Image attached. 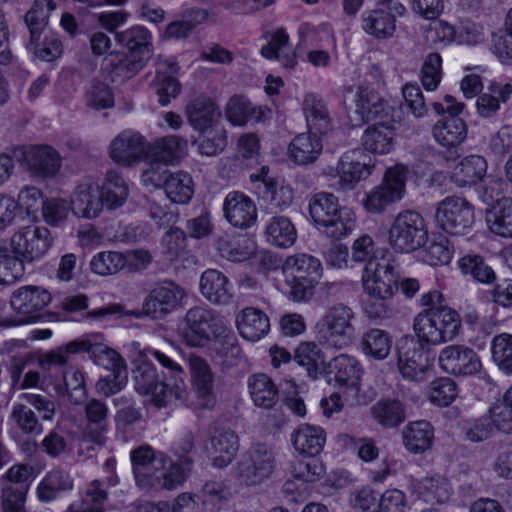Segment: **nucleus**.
<instances>
[{
	"mask_svg": "<svg viewBox=\"0 0 512 512\" xmlns=\"http://www.w3.org/2000/svg\"><path fill=\"white\" fill-rule=\"evenodd\" d=\"M186 296L185 290L173 281H163L156 284L145 296L141 310L124 311L120 304H110L105 307L88 312L87 316L93 319L106 318L108 316H133L141 318L148 316L152 319H162L167 314L181 306Z\"/></svg>",
	"mask_w": 512,
	"mask_h": 512,
	"instance_id": "nucleus-1",
	"label": "nucleus"
},
{
	"mask_svg": "<svg viewBox=\"0 0 512 512\" xmlns=\"http://www.w3.org/2000/svg\"><path fill=\"white\" fill-rule=\"evenodd\" d=\"M416 337L425 344L452 341L461 329V318L452 308L424 309L413 322Z\"/></svg>",
	"mask_w": 512,
	"mask_h": 512,
	"instance_id": "nucleus-2",
	"label": "nucleus"
},
{
	"mask_svg": "<svg viewBox=\"0 0 512 512\" xmlns=\"http://www.w3.org/2000/svg\"><path fill=\"white\" fill-rule=\"evenodd\" d=\"M355 313L342 303L333 305L317 323V335L329 347L342 349L349 346L356 336Z\"/></svg>",
	"mask_w": 512,
	"mask_h": 512,
	"instance_id": "nucleus-3",
	"label": "nucleus"
},
{
	"mask_svg": "<svg viewBox=\"0 0 512 512\" xmlns=\"http://www.w3.org/2000/svg\"><path fill=\"white\" fill-rule=\"evenodd\" d=\"M428 240L424 218L414 210L397 214L388 231V241L396 252L410 253L423 247Z\"/></svg>",
	"mask_w": 512,
	"mask_h": 512,
	"instance_id": "nucleus-4",
	"label": "nucleus"
},
{
	"mask_svg": "<svg viewBox=\"0 0 512 512\" xmlns=\"http://www.w3.org/2000/svg\"><path fill=\"white\" fill-rule=\"evenodd\" d=\"M144 356V350L139 353V364L135 371V387L139 393L150 395L156 406H163L172 397L182 399L185 392L183 383H166L159 380L153 361Z\"/></svg>",
	"mask_w": 512,
	"mask_h": 512,
	"instance_id": "nucleus-5",
	"label": "nucleus"
},
{
	"mask_svg": "<svg viewBox=\"0 0 512 512\" xmlns=\"http://www.w3.org/2000/svg\"><path fill=\"white\" fill-rule=\"evenodd\" d=\"M223 318L204 307L190 308L180 327V336L191 347H203L222 329Z\"/></svg>",
	"mask_w": 512,
	"mask_h": 512,
	"instance_id": "nucleus-6",
	"label": "nucleus"
},
{
	"mask_svg": "<svg viewBox=\"0 0 512 512\" xmlns=\"http://www.w3.org/2000/svg\"><path fill=\"white\" fill-rule=\"evenodd\" d=\"M276 467L275 453L265 444L251 446L237 463L236 477L247 486H255L270 478Z\"/></svg>",
	"mask_w": 512,
	"mask_h": 512,
	"instance_id": "nucleus-7",
	"label": "nucleus"
},
{
	"mask_svg": "<svg viewBox=\"0 0 512 512\" xmlns=\"http://www.w3.org/2000/svg\"><path fill=\"white\" fill-rule=\"evenodd\" d=\"M406 166L397 164L387 169L382 184L372 189L363 200V206L370 213H382L387 206L403 197L407 174Z\"/></svg>",
	"mask_w": 512,
	"mask_h": 512,
	"instance_id": "nucleus-8",
	"label": "nucleus"
},
{
	"mask_svg": "<svg viewBox=\"0 0 512 512\" xmlns=\"http://www.w3.org/2000/svg\"><path fill=\"white\" fill-rule=\"evenodd\" d=\"M434 218L444 232L463 235L474 223V209L464 198L447 196L437 204Z\"/></svg>",
	"mask_w": 512,
	"mask_h": 512,
	"instance_id": "nucleus-9",
	"label": "nucleus"
},
{
	"mask_svg": "<svg viewBox=\"0 0 512 512\" xmlns=\"http://www.w3.org/2000/svg\"><path fill=\"white\" fill-rule=\"evenodd\" d=\"M48 290L39 286H22L11 296L10 304L18 319L3 323L5 326L19 325L36 321L40 312L51 302Z\"/></svg>",
	"mask_w": 512,
	"mask_h": 512,
	"instance_id": "nucleus-10",
	"label": "nucleus"
},
{
	"mask_svg": "<svg viewBox=\"0 0 512 512\" xmlns=\"http://www.w3.org/2000/svg\"><path fill=\"white\" fill-rule=\"evenodd\" d=\"M52 242L53 238L46 227L30 225L13 234L10 247L13 254L23 262H32L44 256Z\"/></svg>",
	"mask_w": 512,
	"mask_h": 512,
	"instance_id": "nucleus-11",
	"label": "nucleus"
},
{
	"mask_svg": "<svg viewBox=\"0 0 512 512\" xmlns=\"http://www.w3.org/2000/svg\"><path fill=\"white\" fill-rule=\"evenodd\" d=\"M398 272L394 261L382 257L379 262L366 264L362 274V284L366 296L393 297L398 289Z\"/></svg>",
	"mask_w": 512,
	"mask_h": 512,
	"instance_id": "nucleus-12",
	"label": "nucleus"
},
{
	"mask_svg": "<svg viewBox=\"0 0 512 512\" xmlns=\"http://www.w3.org/2000/svg\"><path fill=\"white\" fill-rule=\"evenodd\" d=\"M417 337H402L397 342L398 367L404 378L422 381L429 367L428 352Z\"/></svg>",
	"mask_w": 512,
	"mask_h": 512,
	"instance_id": "nucleus-13",
	"label": "nucleus"
},
{
	"mask_svg": "<svg viewBox=\"0 0 512 512\" xmlns=\"http://www.w3.org/2000/svg\"><path fill=\"white\" fill-rule=\"evenodd\" d=\"M118 42L126 41L127 55L115 66V74L130 79L138 73L152 56V44L149 34H114Z\"/></svg>",
	"mask_w": 512,
	"mask_h": 512,
	"instance_id": "nucleus-14",
	"label": "nucleus"
},
{
	"mask_svg": "<svg viewBox=\"0 0 512 512\" xmlns=\"http://www.w3.org/2000/svg\"><path fill=\"white\" fill-rule=\"evenodd\" d=\"M72 352H86L89 358L98 366L111 371L125 368L124 359L112 348L103 343L101 334H90L85 337L68 342Z\"/></svg>",
	"mask_w": 512,
	"mask_h": 512,
	"instance_id": "nucleus-15",
	"label": "nucleus"
},
{
	"mask_svg": "<svg viewBox=\"0 0 512 512\" xmlns=\"http://www.w3.org/2000/svg\"><path fill=\"white\" fill-rule=\"evenodd\" d=\"M438 362L446 373L455 376H472L482 369L478 354L465 345L446 346L439 354Z\"/></svg>",
	"mask_w": 512,
	"mask_h": 512,
	"instance_id": "nucleus-16",
	"label": "nucleus"
},
{
	"mask_svg": "<svg viewBox=\"0 0 512 512\" xmlns=\"http://www.w3.org/2000/svg\"><path fill=\"white\" fill-rule=\"evenodd\" d=\"M356 113L370 126L394 125L393 108L374 90L360 87L356 99Z\"/></svg>",
	"mask_w": 512,
	"mask_h": 512,
	"instance_id": "nucleus-17",
	"label": "nucleus"
},
{
	"mask_svg": "<svg viewBox=\"0 0 512 512\" xmlns=\"http://www.w3.org/2000/svg\"><path fill=\"white\" fill-rule=\"evenodd\" d=\"M150 151V145L138 132L125 130L117 135L109 147L110 158L121 165L138 163Z\"/></svg>",
	"mask_w": 512,
	"mask_h": 512,
	"instance_id": "nucleus-18",
	"label": "nucleus"
},
{
	"mask_svg": "<svg viewBox=\"0 0 512 512\" xmlns=\"http://www.w3.org/2000/svg\"><path fill=\"white\" fill-rule=\"evenodd\" d=\"M363 153L360 150L346 152L339 159L336 168H330L329 174L338 177L339 189L352 190L358 182L366 179L374 168V165L360 160Z\"/></svg>",
	"mask_w": 512,
	"mask_h": 512,
	"instance_id": "nucleus-19",
	"label": "nucleus"
},
{
	"mask_svg": "<svg viewBox=\"0 0 512 512\" xmlns=\"http://www.w3.org/2000/svg\"><path fill=\"white\" fill-rule=\"evenodd\" d=\"M205 450L212 459L213 466L227 467L236 457L239 450V437L230 430L213 428L205 443Z\"/></svg>",
	"mask_w": 512,
	"mask_h": 512,
	"instance_id": "nucleus-20",
	"label": "nucleus"
},
{
	"mask_svg": "<svg viewBox=\"0 0 512 512\" xmlns=\"http://www.w3.org/2000/svg\"><path fill=\"white\" fill-rule=\"evenodd\" d=\"M463 108V104L449 106L447 109L448 115L444 116L434 125L432 130L433 136L443 147H457L466 139V123L458 117Z\"/></svg>",
	"mask_w": 512,
	"mask_h": 512,
	"instance_id": "nucleus-21",
	"label": "nucleus"
},
{
	"mask_svg": "<svg viewBox=\"0 0 512 512\" xmlns=\"http://www.w3.org/2000/svg\"><path fill=\"white\" fill-rule=\"evenodd\" d=\"M226 220L235 228L248 229L256 224L257 207L246 194L232 191L227 194L223 203Z\"/></svg>",
	"mask_w": 512,
	"mask_h": 512,
	"instance_id": "nucleus-22",
	"label": "nucleus"
},
{
	"mask_svg": "<svg viewBox=\"0 0 512 512\" xmlns=\"http://www.w3.org/2000/svg\"><path fill=\"white\" fill-rule=\"evenodd\" d=\"M188 364L198 405L202 408L212 407L215 403L214 381L209 365L203 358L193 354L188 357Z\"/></svg>",
	"mask_w": 512,
	"mask_h": 512,
	"instance_id": "nucleus-23",
	"label": "nucleus"
},
{
	"mask_svg": "<svg viewBox=\"0 0 512 512\" xmlns=\"http://www.w3.org/2000/svg\"><path fill=\"white\" fill-rule=\"evenodd\" d=\"M23 156L29 171L42 178L54 176L61 166L58 152L47 145L30 147L23 152Z\"/></svg>",
	"mask_w": 512,
	"mask_h": 512,
	"instance_id": "nucleus-24",
	"label": "nucleus"
},
{
	"mask_svg": "<svg viewBox=\"0 0 512 512\" xmlns=\"http://www.w3.org/2000/svg\"><path fill=\"white\" fill-rule=\"evenodd\" d=\"M186 115L195 130L204 132L221 116V111L212 98L199 95L187 104Z\"/></svg>",
	"mask_w": 512,
	"mask_h": 512,
	"instance_id": "nucleus-25",
	"label": "nucleus"
},
{
	"mask_svg": "<svg viewBox=\"0 0 512 512\" xmlns=\"http://www.w3.org/2000/svg\"><path fill=\"white\" fill-rule=\"evenodd\" d=\"M295 450L304 456L315 457L321 453L326 443V432L320 426L301 424L292 433Z\"/></svg>",
	"mask_w": 512,
	"mask_h": 512,
	"instance_id": "nucleus-26",
	"label": "nucleus"
},
{
	"mask_svg": "<svg viewBox=\"0 0 512 512\" xmlns=\"http://www.w3.org/2000/svg\"><path fill=\"white\" fill-rule=\"evenodd\" d=\"M70 203L76 216L96 218L103 209L99 186L88 182L79 184Z\"/></svg>",
	"mask_w": 512,
	"mask_h": 512,
	"instance_id": "nucleus-27",
	"label": "nucleus"
},
{
	"mask_svg": "<svg viewBox=\"0 0 512 512\" xmlns=\"http://www.w3.org/2000/svg\"><path fill=\"white\" fill-rule=\"evenodd\" d=\"M286 279L315 281L322 275V265L319 259L308 254H296L286 258L282 265Z\"/></svg>",
	"mask_w": 512,
	"mask_h": 512,
	"instance_id": "nucleus-28",
	"label": "nucleus"
},
{
	"mask_svg": "<svg viewBox=\"0 0 512 512\" xmlns=\"http://www.w3.org/2000/svg\"><path fill=\"white\" fill-rule=\"evenodd\" d=\"M410 489L427 503H445L452 494L448 479L438 474L412 481Z\"/></svg>",
	"mask_w": 512,
	"mask_h": 512,
	"instance_id": "nucleus-29",
	"label": "nucleus"
},
{
	"mask_svg": "<svg viewBox=\"0 0 512 512\" xmlns=\"http://www.w3.org/2000/svg\"><path fill=\"white\" fill-rule=\"evenodd\" d=\"M487 172V162L484 157L470 155L455 165L450 180L458 187H471L480 182Z\"/></svg>",
	"mask_w": 512,
	"mask_h": 512,
	"instance_id": "nucleus-30",
	"label": "nucleus"
},
{
	"mask_svg": "<svg viewBox=\"0 0 512 512\" xmlns=\"http://www.w3.org/2000/svg\"><path fill=\"white\" fill-rule=\"evenodd\" d=\"M237 327L244 339L255 342L268 334L270 322L268 316L263 311L247 307L237 317Z\"/></svg>",
	"mask_w": 512,
	"mask_h": 512,
	"instance_id": "nucleus-31",
	"label": "nucleus"
},
{
	"mask_svg": "<svg viewBox=\"0 0 512 512\" xmlns=\"http://www.w3.org/2000/svg\"><path fill=\"white\" fill-rule=\"evenodd\" d=\"M225 117L233 125L243 127L249 121L260 122L265 117L262 107L255 106L246 97L235 95L229 99L225 106Z\"/></svg>",
	"mask_w": 512,
	"mask_h": 512,
	"instance_id": "nucleus-32",
	"label": "nucleus"
},
{
	"mask_svg": "<svg viewBox=\"0 0 512 512\" xmlns=\"http://www.w3.org/2000/svg\"><path fill=\"white\" fill-rule=\"evenodd\" d=\"M434 430L425 420L408 423L402 430L404 447L412 454H422L431 448Z\"/></svg>",
	"mask_w": 512,
	"mask_h": 512,
	"instance_id": "nucleus-33",
	"label": "nucleus"
},
{
	"mask_svg": "<svg viewBox=\"0 0 512 512\" xmlns=\"http://www.w3.org/2000/svg\"><path fill=\"white\" fill-rule=\"evenodd\" d=\"M264 237L272 246L289 248L297 239V230L290 218L274 215L265 223Z\"/></svg>",
	"mask_w": 512,
	"mask_h": 512,
	"instance_id": "nucleus-34",
	"label": "nucleus"
},
{
	"mask_svg": "<svg viewBox=\"0 0 512 512\" xmlns=\"http://www.w3.org/2000/svg\"><path fill=\"white\" fill-rule=\"evenodd\" d=\"M201 294L211 303L226 304L232 298L228 278L220 271L208 269L200 278Z\"/></svg>",
	"mask_w": 512,
	"mask_h": 512,
	"instance_id": "nucleus-35",
	"label": "nucleus"
},
{
	"mask_svg": "<svg viewBox=\"0 0 512 512\" xmlns=\"http://www.w3.org/2000/svg\"><path fill=\"white\" fill-rule=\"evenodd\" d=\"M323 144L318 134L301 133L289 145L290 159L299 165L313 163L320 155Z\"/></svg>",
	"mask_w": 512,
	"mask_h": 512,
	"instance_id": "nucleus-36",
	"label": "nucleus"
},
{
	"mask_svg": "<svg viewBox=\"0 0 512 512\" xmlns=\"http://www.w3.org/2000/svg\"><path fill=\"white\" fill-rule=\"evenodd\" d=\"M249 393L253 403L263 409L273 408L279 400V390L266 374H254L248 379Z\"/></svg>",
	"mask_w": 512,
	"mask_h": 512,
	"instance_id": "nucleus-37",
	"label": "nucleus"
},
{
	"mask_svg": "<svg viewBox=\"0 0 512 512\" xmlns=\"http://www.w3.org/2000/svg\"><path fill=\"white\" fill-rule=\"evenodd\" d=\"M144 356H148L147 358L152 361H157L160 366L166 370L163 372L165 375H169L174 382L173 383H183L185 372L183 369V363L188 362L186 360L184 354L176 349L170 348L166 351H160L152 348L144 349Z\"/></svg>",
	"mask_w": 512,
	"mask_h": 512,
	"instance_id": "nucleus-38",
	"label": "nucleus"
},
{
	"mask_svg": "<svg viewBox=\"0 0 512 512\" xmlns=\"http://www.w3.org/2000/svg\"><path fill=\"white\" fill-rule=\"evenodd\" d=\"M303 111L309 129L308 132L325 135L330 130V116L322 99L314 94L306 95L303 101Z\"/></svg>",
	"mask_w": 512,
	"mask_h": 512,
	"instance_id": "nucleus-39",
	"label": "nucleus"
},
{
	"mask_svg": "<svg viewBox=\"0 0 512 512\" xmlns=\"http://www.w3.org/2000/svg\"><path fill=\"white\" fill-rule=\"evenodd\" d=\"M512 95V85L509 83H493L488 91L479 95L476 106L481 117L490 118L496 115L501 103H506Z\"/></svg>",
	"mask_w": 512,
	"mask_h": 512,
	"instance_id": "nucleus-40",
	"label": "nucleus"
},
{
	"mask_svg": "<svg viewBox=\"0 0 512 512\" xmlns=\"http://www.w3.org/2000/svg\"><path fill=\"white\" fill-rule=\"evenodd\" d=\"M355 227L356 215L354 211L347 206H342L317 229L330 239L341 240L348 236Z\"/></svg>",
	"mask_w": 512,
	"mask_h": 512,
	"instance_id": "nucleus-41",
	"label": "nucleus"
},
{
	"mask_svg": "<svg viewBox=\"0 0 512 512\" xmlns=\"http://www.w3.org/2000/svg\"><path fill=\"white\" fill-rule=\"evenodd\" d=\"M108 493L99 480L91 481L81 499L73 502L65 512H104Z\"/></svg>",
	"mask_w": 512,
	"mask_h": 512,
	"instance_id": "nucleus-42",
	"label": "nucleus"
},
{
	"mask_svg": "<svg viewBox=\"0 0 512 512\" xmlns=\"http://www.w3.org/2000/svg\"><path fill=\"white\" fill-rule=\"evenodd\" d=\"M214 351L221 362L227 366H233L241 355L237 337L232 329L224 322L222 329L213 336Z\"/></svg>",
	"mask_w": 512,
	"mask_h": 512,
	"instance_id": "nucleus-43",
	"label": "nucleus"
},
{
	"mask_svg": "<svg viewBox=\"0 0 512 512\" xmlns=\"http://www.w3.org/2000/svg\"><path fill=\"white\" fill-rule=\"evenodd\" d=\"M73 480L70 474L61 468H55L48 472L37 488L38 498L42 502H50L56 499L59 492L71 490Z\"/></svg>",
	"mask_w": 512,
	"mask_h": 512,
	"instance_id": "nucleus-44",
	"label": "nucleus"
},
{
	"mask_svg": "<svg viewBox=\"0 0 512 512\" xmlns=\"http://www.w3.org/2000/svg\"><path fill=\"white\" fill-rule=\"evenodd\" d=\"M330 373L339 385L355 386L361 378L362 368L358 360L347 354L334 357L329 363Z\"/></svg>",
	"mask_w": 512,
	"mask_h": 512,
	"instance_id": "nucleus-45",
	"label": "nucleus"
},
{
	"mask_svg": "<svg viewBox=\"0 0 512 512\" xmlns=\"http://www.w3.org/2000/svg\"><path fill=\"white\" fill-rule=\"evenodd\" d=\"M371 413L374 420L384 428H394L406 419L405 407L395 399H381L376 402Z\"/></svg>",
	"mask_w": 512,
	"mask_h": 512,
	"instance_id": "nucleus-46",
	"label": "nucleus"
},
{
	"mask_svg": "<svg viewBox=\"0 0 512 512\" xmlns=\"http://www.w3.org/2000/svg\"><path fill=\"white\" fill-rule=\"evenodd\" d=\"M490 231L503 238H512V198L499 200L487 219Z\"/></svg>",
	"mask_w": 512,
	"mask_h": 512,
	"instance_id": "nucleus-47",
	"label": "nucleus"
},
{
	"mask_svg": "<svg viewBox=\"0 0 512 512\" xmlns=\"http://www.w3.org/2000/svg\"><path fill=\"white\" fill-rule=\"evenodd\" d=\"M394 125L369 126L365 129L361 141L363 147L372 153H388L393 145Z\"/></svg>",
	"mask_w": 512,
	"mask_h": 512,
	"instance_id": "nucleus-48",
	"label": "nucleus"
},
{
	"mask_svg": "<svg viewBox=\"0 0 512 512\" xmlns=\"http://www.w3.org/2000/svg\"><path fill=\"white\" fill-rule=\"evenodd\" d=\"M163 189L171 202L186 204L194 193L192 177L184 171L171 172Z\"/></svg>",
	"mask_w": 512,
	"mask_h": 512,
	"instance_id": "nucleus-49",
	"label": "nucleus"
},
{
	"mask_svg": "<svg viewBox=\"0 0 512 512\" xmlns=\"http://www.w3.org/2000/svg\"><path fill=\"white\" fill-rule=\"evenodd\" d=\"M342 206L332 193L320 192L313 195L309 200V214L314 225L319 228Z\"/></svg>",
	"mask_w": 512,
	"mask_h": 512,
	"instance_id": "nucleus-50",
	"label": "nucleus"
},
{
	"mask_svg": "<svg viewBox=\"0 0 512 512\" xmlns=\"http://www.w3.org/2000/svg\"><path fill=\"white\" fill-rule=\"evenodd\" d=\"M392 339L388 332L373 328L364 333L362 349L364 353L377 360L385 359L391 350Z\"/></svg>",
	"mask_w": 512,
	"mask_h": 512,
	"instance_id": "nucleus-51",
	"label": "nucleus"
},
{
	"mask_svg": "<svg viewBox=\"0 0 512 512\" xmlns=\"http://www.w3.org/2000/svg\"><path fill=\"white\" fill-rule=\"evenodd\" d=\"M288 34H273L268 44L261 48V54L267 59H277L286 68H294L297 60L289 47Z\"/></svg>",
	"mask_w": 512,
	"mask_h": 512,
	"instance_id": "nucleus-52",
	"label": "nucleus"
},
{
	"mask_svg": "<svg viewBox=\"0 0 512 512\" xmlns=\"http://www.w3.org/2000/svg\"><path fill=\"white\" fill-rule=\"evenodd\" d=\"M294 360L305 367L308 375L316 378L325 358L319 346L314 342H303L295 350Z\"/></svg>",
	"mask_w": 512,
	"mask_h": 512,
	"instance_id": "nucleus-53",
	"label": "nucleus"
},
{
	"mask_svg": "<svg viewBox=\"0 0 512 512\" xmlns=\"http://www.w3.org/2000/svg\"><path fill=\"white\" fill-rule=\"evenodd\" d=\"M458 266L463 274L472 276L478 282L490 284L496 279L494 270L480 255H465L459 260Z\"/></svg>",
	"mask_w": 512,
	"mask_h": 512,
	"instance_id": "nucleus-54",
	"label": "nucleus"
},
{
	"mask_svg": "<svg viewBox=\"0 0 512 512\" xmlns=\"http://www.w3.org/2000/svg\"><path fill=\"white\" fill-rule=\"evenodd\" d=\"M10 417L15 427L24 435L37 436L43 432L38 416L25 404H14Z\"/></svg>",
	"mask_w": 512,
	"mask_h": 512,
	"instance_id": "nucleus-55",
	"label": "nucleus"
},
{
	"mask_svg": "<svg viewBox=\"0 0 512 512\" xmlns=\"http://www.w3.org/2000/svg\"><path fill=\"white\" fill-rule=\"evenodd\" d=\"M488 417L497 430L512 432V387L490 407Z\"/></svg>",
	"mask_w": 512,
	"mask_h": 512,
	"instance_id": "nucleus-56",
	"label": "nucleus"
},
{
	"mask_svg": "<svg viewBox=\"0 0 512 512\" xmlns=\"http://www.w3.org/2000/svg\"><path fill=\"white\" fill-rule=\"evenodd\" d=\"M186 145V140L172 135L157 140L152 147L150 146L149 152L155 160L169 164L181 156Z\"/></svg>",
	"mask_w": 512,
	"mask_h": 512,
	"instance_id": "nucleus-57",
	"label": "nucleus"
},
{
	"mask_svg": "<svg viewBox=\"0 0 512 512\" xmlns=\"http://www.w3.org/2000/svg\"><path fill=\"white\" fill-rule=\"evenodd\" d=\"M492 360L506 375H512V334L501 333L491 341Z\"/></svg>",
	"mask_w": 512,
	"mask_h": 512,
	"instance_id": "nucleus-58",
	"label": "nucleus"
},
{
	"mask_svg": "<svg viewBox=\"0 0 512 512\" xmlns=\"http://www.w3.org/2000/svg\"><path fill=\"white\" fill-rule=\"evenodd\" d=\"M56 9L54 0H35L25 15L29 32H42L48 28L49 13Z\"/></svg>",
	"mask_w": 512,
	"mask_h": 512,
	"instance_id": "nucleus-59",
	"label": "nucleus"
},
{
	"mask_svg": "<svg viewBox=\"0 0 512 512\" xmlns=\"http://www.w3.org/2000/svg\"><path fill=\"white\" fill-rule=\"evenodd\" d=\"M393 297L367 296L363 301L362 309L367 318L374 321H384L395 315V307L392 302Z\"/></svg>",
	"mask_w": 512,
	"mask_h": 512,
	"instance_id": "nucleus-60",
	"label": "nucleus"
},
{
	"mask_svg": "<svg viewBox=\"0 0 512 512\" xmlns=\"http://www.w3.org/2000/svg\"><path fill=\"white\" fill-rule=\"evenodd\" d=\"M43 34H30V43L28 48L36 57L44 61H52L62 52V44L53 36L47 34L41 38Z\"/></svg>",
	"mask_w": 512,
	"mask_h": 512,
	"instance_id": "nucleus-61",
	"label": "nucleus"
},
{
	"mask_svg": "<svg viewBox=\"0 0 512 512\" xmlns=\"http://www.w3.org/2000/svg\"><path fill=\"white\" fill-rule=\"evenodd\" d=\"M458 388L454 380L441 377L431 382L429 399L440 407L449 406L457 397Z\"/></svg>",
	"mask_w": 512,
	"mask_h": 512,
	"instance_id": "nucleus-62",
	"label": "nucleus"
},
{
	"mask_svg": "<svg viewBox=\"0 0 512 512\" xmlns=\"http://www.w3.org/2000/svg\"><path fill=\"white\" fill-rule=\"evenodd\" d=\"M25 272L22 259L0 251V285H11L23 277Z\"/></svg>",
	"mask_w": 512,
	"mask_h": 512,
	"instance_id": "nucleus-63",
	"label": "nucleus"
},
{
	"mask_svg": "<svg viewBox=\"0 0 512 512\" xmlns=\"http://www.w3.org/2000/svg\"><path fill=\"white\" fill-rule=\"evenodd\" d=\"M85 103L96 110L110 108L114 104L112 91L105 83L92 81L85 93Z\"/></svg>",
	"mask_w": 512,
	"mask_h": 512,
	"instance_id": "nucleus-64",
	"label": "nucleus"
}]
</instances>
